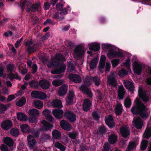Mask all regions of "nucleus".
Instances as JSON below:
<instances>
[{
    "label": "nucleus",
    "mask_w": 151,
    "mask_h": 151,
    "mask_svg": "<svg viewBox=\"0 0 151 151\" xmlns=\"http://www.w3.org/2000/svg\"><path fill=\"white\" fill-rule=\"evenodd\" d=\"M131 112L134 115H139L142 118H146L148 117L147 111L143 103L138 99L135 101V104L132 108Z\"/></svg>",
    "instance_id": "obj_1"
},
{
    "label": "nucleus",
    "mask_w": 151,
    "mask_h": 151,
    "mask_svg": "<svg viewBox=\"0 0 151 151\" xmlns=\"http://www.w3.org/2000/svg\"><path fill=\"white\" fill-rule=\"evenodd\" d=\"M107 83L109 85L115 87L116 86L117 82L116 77L114 75V73L111 72L109 75L107 77Z\"/></svg>",
    "instance_id": "obj_2"
},
{
    "label": "nucleus",
    "mask_w": 151,
    "mask_h": 151,
    "mask_svg": "<svg viewBox=\"0 0 151 151\" xmlns=\"http://www.w3.org/2000/svg\"><path fill=\"white\" fill-rule=\"evenodd\" d=\"M138 94L139 97L144 102H147L149 101V98L145 91L140 87H139L138 90Z\"/></svg>",
    "instance_id": "obj_3"
},
{
    "label": "nucleus",
    "mask_w": 151,
    "mask_h": 151,
    "mask_svg": "<svg viewBox=\"0 0 151 151\" xmlns=\"http://www.w3.org/2000/svg\"><path fill=\"white\" fill-rule=\"evenodd\" d=\"M84 48L81 46L76 47L74 50V57L76 58H79L84 54Z\"/></svg>",
    "instance_id": "obj_4"
},
{
    "label": "nucleus",
    "mask_w": 151,
    "mask_h": 151,
    "mask_svg": "<svg viewBox=\"0 0 151 151\" xmlns=\"http://www.w3.org/2000/svg\"><path fill=\"white\" fill-rule=\"evenodd\" d=\"M41 123L42 124L41 126V129L43 132H46L48 130L50 131L53 126V125L44 120H42Z\"/></svg>",
    "instance_id": "obj_5"
},
{
    "label": "nucleus",
    "mask_w": 151,
    "mask_h": 151,
    "mask_svg": "<svg viewBox=\"0 0 151 151\" xmlns=\"http://www.w3.org/2000/svg\"><path fill=\"white\" fill-rule=\"evenodd\" d=\"M133 69L134 73L139 75L142 73V65L137 62L135 61L133 65Z\"/></svg>",
    "instance_id": "obj_6"
},
{
    "label": "nucleus",
    "mask_w": 151,
    "mask_h": 151,
    "mask_svg": "<svg viewBox=\"0 0 151 151\" xmlns=\"http://www.w3.org/2000/svg\"><path fill=\"white\" fill-rule=\"evenodd\" d=\"M66 65L64 63L60 64L58 68L51 71V73L52 74H58L65 71L66 69Z\"/></svg>",
    "instance_id": "obj_7"
},
{
    "label": "nucleus",
    "mask_w": 151,
    "mask_h": 151,
    "mask_svg": "<svg viewBox=\"0 0 151 151\" xmlns=\"http://www.w3.org/2000/svg\"><path fill=\"white\" fill-rule=\"evenodd\" d=\"M132 122L137 129H140L142 128L143 123L142 119L139 117L134 118Z\"/></svg>",
    "instance_id": "obj_8"
},
{
    "label": "nucleus",
    "mask_w": 151,
    "mask_h": 151,
    "mask_svg": "<svg viewBox=\"0 0 151 151\" xmlns=\"http://www.w3.org/2000/svg\"><path fill=\"white\" fill-rule=\"evenodd\" d=\"M12 122L9 120L3 121L1 124V127L5 130L9 129L12 127Z\"/></svg>",
    "instance_id": "obj_9"
},
{
    "label": "nucleus",
    "mask_w": 151,
    "mask_h": 151,
    "mask_svg": "<svg viewBox=\"0 0 151 151\" xmlns=\"http://www.w3.org/2000/svg\"><path fill=\"white\" fill-rule=\"evenodd\" d=\"M68 77L70 81L76 83H79L81 81L80 76L76 74L71 73L68 76Z\"/></svg>",
    "instance_id": "obj_10"
},
{
    "label": "nucleus",
    "mask_w": 151,
    "mask_h": 151,
    "mask_svg": "<svg viewBox=\"0 0 151 151\" xmlns=\"http://www.w3.org/2000/svg\"><path fill=\"white\" fill-rule=\"evenodd\" d=\"M130 134L129 129L123 124V145L125 144L124 141H127L128 139Z\"/></svg>",
    "instance_id": "obj_11"
},
{
    "label": "nucleus",
    "mask_w": 151,
    "mask_h": 151,
    "mask_svg": "<svg viewBox=\"0 0 151 151\" xmlns=\"http://www.w3.org/2000/svg\"><path fill=\"white\" fill-rule=\"evenodd\" d=\"M65 115L66 118L71 122H74L76 120V115L71 111H68L65 112Z\"/></svg>",
    "instance_id": "obj_12"
},
{
    "label": "nucleus",
    "mask_w": 151,
    "mask_h": 151,
    "mask_svg": "<svg viewBox=\"0 0 151 151\" xmlns=\"http://www.w3.org/2000/svg\"><path fill=\"white\" fill-rule=\"evenodd\" d=\"M105 121L106 124L110 128H112L113 127L114 119L113 116L110 115L106 116L105 118Z\"/></svg>",
    "instance_id": "obj_13"
},
{
    "label": "nucleus",
    "mask_w": 151,
    "mask_h": 151,
    "mask_svg": "<svg viewBox=\"0 0 151 151\" xmlns=\"http://www.w3.org/2000/svg\"><path fill=\"white\" fill-rule=\"evenodd\" d=\"M80 88L83 93L87 94L88 97L91 98L92 97L93 95L92 92L87 86L82 85L81 86Z\"/></svg>",
    "instance_id": "obj_14"
},
{
    "label": "nucleus",
    "mask_w": 151,
    "mask_h": 151,
    "mask_svg": "<svg viewBox=\"0 0 151 151\" xmlns=\"http://www.w3.org/2000/svg\"><path fill=\"white\" fill-rule=\"evenodd\" d=\"M74 97L73 91V90L69 91L67 98H66V101L67 104H70L73 102V100Z\"/></svg>",
    "instance_id": "obj_15"
},
{
    "label": "nucleus",
    "mask_w": 151,
    "mask_h": 151,
    "mask_svg": "<svg viewBox=\"0 0 151 151\" xmlns=\"http://www.w3.org/2000/svg\"><path fill=\"white\" fill-rule=\"evenodd\" d=\"M55 63H54V65H58L61 61H65L64 57L61 54L58 53L55 54L54 56V58L52 59Z\"/></svg>",
    "instance_id": "obj_16"
},
{
    "label": "nucleus",
    "mask_w": 151,
    "mask_h": 151,
    "mask_svg": "<svg viewBox=\"0 0 151 151\" xmlns=\"http://www.w3.org/2000/svg\"><path fill=\"white\" fill-rule=\"evenodd\" d=\"M27 139L29 147L31 149H32L36 143L34 137L31 135H29L27 137Z\"/></svg>",
    "instance_id": "obj_17"
},
{
    "label": "nucleus",
    "mask_w": 151,
    "mask_h": 151,
    "mask_svg": "<svg viewBox=\"0 0 151 151\" xmlns=\"http://www.w3.org/2000/svg\"><path fill=\"white\" fill-rule=\"evenodd\" d=\"M60 125L62 129L65 130L70 131L72 129L70 125L63 120L61 121Z\"/></svg>",
    "instance_id": "obj_18"
},
{
    "label": "nucleus",
    "mask_w": 151,
    "mask_h": 151,
    "mask_svg": "<svg viewBox=\"0 0 151 151\" xmlns=\"http://www.w3.org/2000/svg\"><path fill=\"white\" fill-rule=\"evenodd\" d=\"M53 115L57 119H60L63 116V112L62 110L60 109H54L52 111Z\"/></svg>",
    "instance_id": "obj_19"
},
{
    "label": "nucleus",
    "mask_w": 151,
    "mask_h": 151,
    "mask_svg": "<svg viewBox=\"0 0 151 151\" xmlns=\"http://www.w3.org/2000/svg\"><path fill=\"white\" fill-rule=\"evenodd\" d=\"M68 86L65 84H63L59 88L58 91L59 95L62 96L66 93L67 90Z\"/></svg>",
    "instance_id": "obj_20"
},
{
    "label": "nucleus",
    "mask_w": 151,
    "mask_h": 151,
    "mask_svg": "<svg viewBox=\"0 0 151 151\" xmlns=\"http://www.w3.org/2000/svg\"><path fill=\"white\" fill-rule=\"evenodd\" d=\"M107 55L108 57L109 58L120 57L122 56V54L121 52L116 51L110 52L107 53Z\"/></svg>",
    "instance_id": "obj_21"
},
{
    "label": "nucleus",
    "mask_w": 151,
    "mask_h": 151,
    "mask_svg": "<svg viewBox=\"0 0 151 151\" xmlns=\"http://www.w3.org/2000/svg\"><path fill=\"white\" fill-rule=\"evenodd\" d=\"M92 103L91 101L88 99H86L83 102V108L85 111H87L90 109Z\"/></svg>",
    "instance_id": "obj_22"
},
{
    "label": "nucleus",
    "mask_w": 151,
    "mask_h": 151,
    "mask_svg": "<svg viewBox=\"0 0 151 151\" xmlns=\"http://www.w3.org/2000/svg\"><path fill=\"white\" fill-rule=\"evenodd\" d=\"M40 86L43 89H47L50 86L49 82L45 80L40 81L39 83Z\"/></svg>",
    "instance_id": "obj_23"
},
{
    "label": "nucleus",
    "mask_w": 151,
    "mask_h": 151,
    "mask_svg": "<svg viewBox=\"0 0 151 151\" xmlns=\"http://www.w3.org/2000/svg\"><path fill=\"white\" fill-rule=\"evenodd\" d=\"M17 119L20 121H26L27 120V117L24 113L22 112L18 113L17 115Z\"/></svg>",
    "instance_id": "obj_24"
},
{
    "label": "nucleus",
    "mask_w": 151,
    "mask_h": 151,
    "mask_svg": "<svg viewBox=\"0 0 151 151\" xmlns=\"http://www.w3.org/2000/svg\"><path fill=\"white\" fill-rule=\"evenodd\" d=\"M51 104L52 106L55 107L60 108L63 107L61 101L57 99L53 100Z\"/></svg>",
    "instance_id": "obj_25"
},
{
    "label": "nucleus",
    "mask_w": 151,
    "mask_h": 151,
    "mask_svg": "<svg viewBox=\"0 0 151 151\" xmlns=\"http://www.w3.org/2000/svg\"><path fill=\"white\" fill-rule=\"evenodd\" d=\"M122 105L120 103H118L115 108V112L117 115H119L122 114Z\"/></svg>",
    "instance_id": "obj_26"
},
{
    "label": "nucleus",
    "mask_w": 151,
    "mask_h": 151,
    "mask_svg": "<svg viewBox=\"0 0 151 151\" xmlns=\"http://www.w3.org/2000/svg\"><path fill=\"white\" fill-rule=\"evenodd\" d=\"M106 61V57L104 55H102L101 57L100 60V64L99 65V69L101 70L105 66Z\"/></svg>",
    "instance_id": "obj_27"
},
{
    "label": "nucleus",
    "mask_w": 151,
    "mask_h": 151,
    "mask_svg": "<svg viewBox=\"0 0 151 151\" xmlns=\"http://www.w3.org/2000/svg\"><path fill=\"white\" fill-rule=\"evenodd\" d=\"M3 140L5 143L8 146L12 147L13 146L14 142L11 138L7 137L4 138Z\"/></svg>",
    "instance_id": "obj_28"
},
{
    "label": "nucleus",
    "mask_w": 151,
    "mask_h": 151,
    "mask_svg": "<svg viewBox=\"0 0 151 151\" xmlns=\"http://www.w3.org/2000/svg\"><path fill=\"white\" fill-rule=\"evenodd\" d=\"M151 136V128H147L143 135V138L147 139H149Z\"/></svg>",
    "instance_id": "obj_29"
},
{
    "label": "nucleus",
    "mask_w": 151,
    "mask_h": 151,
    "mask_svg": "<svg viewBox=\"0 0 151 151\" xmlns=\"http://www.w3.org/2000/svg\"><path fill=\"white\" fill-rule=\"evenodd\" d=\"M20 128L22 131L24 133H29L30 132V129L27 124H22L21 125Z\"/></svg>",
    "instance_id": "obj_30"
},
{
    "label": "nucleus",
    "mask_w": 151,
    "mask_h": 151,
    "mask_svg": "<svg viewBox=\"0 0 151 151\" xmlns=\"http://www.w3.org/2000/svg\"><path fill=\"white\" fill-rule=\"evenodd\" d=\"M52 137L53 139H59L61 136L60 132L57 130H53L52 132Z\"/></svg>",
    "instance_id": "obj_31"
},
{
    "label": "nucleus",
    "mask_w": 151,
    "mask_h": 151,
    "mask_svg": "<svg viewBox=\"0 0 151 151\" xmlns=\"http://www.w3.org/2000/svg\"><path fill=\"white\" fill-rule=\"evenodd\" d=\"M117 139V137L115 134H111L109 137L108 141L111 144H113L116 143Z\"/></svg>",
    "instance_id": "obj_32"
},
{
    "label": "nucleus",
    "mask_w": 151,
    "mask_h": 151,
    "mask_svg": "<svg viewBox=\"0 0 151 151\" xmlns=\"http://www.w3.org/2000/svg\"><path fill=\"white\" fill-rule=\"evenodd\" d=\"M31 7V11L33 12L39 10L41 9L40 5L39 3L33 4Z\"/></svg>",
    "instance_id": "obj_33"
},
{
    "label": "nucleus",
    "mask_w": 151,
    "mask_h": 151,
    "mask_svg": "<svg viewBox=\"0 0 151 151\" xmlns=\"http://www.w3.org/2000/svg\"><path fill=\"white\" fill-rule=\"evenodd\" d=\"M28 113L30 115L34 116H36L40 114L39 111L35 109L29 110Z\"/></svg>",
    "instance_id": "obj_34"
},
{
    "label": "nucleus",
    "mask_w": 151,
    "mask_h": 151,
    "mask_svg": "<svg viewBox=\"0 0 151 151\" xmlns=\"http://www.w3.org/2000/svg\"><path fill=\"white\" fill-rule=\"evenodd\" d=\"M89 48L90 50L94 51H98L100 49V45L99 44H93L90 46Z\"/></svg>",
    "instance_id": "obj_35"
},
{
    "label": "nucleus",
    "mask_w": 151,
    "mask_h": 151,
    "mask_svg": "<svg viewBox=\"0 0 151 151\" xmlns=\"http://www.w3.org/2000/svg\"><path fill=\"white\" fill-rule=\"evenodd\" d=\"M54 146L61 151H64L66 149V147L58 142H56Z\"/></svg>",
    "instance_id": "obj_36"
},
{
    "label": "nucleus",
    "mask_w": 151,
    "mask_h": 151,
    "mask_svg": "<svg viewBox=\"0 0 151 151\" xmlns=\"http://www.w3.org/2000/svg\"><path fill=\"white\" fill-rule=\"evenodd\" d=\"M33 104L38 109L41 108L43 106L42 102L40 100L34 101Z\"/></svg>",
    "instance_id": "obj_37"
},
{
    "label": "nucleus",
    "mask_w": 151,
    "mask_h": 151,
    "mask_svg": "<svg viewBox=\"0 0 151 151\" xmlns=\"http://www.w3.org/2000/svg\"><path fill=\"white\" fill-rule=\"evenodd\" d=\"M136 145L134 142L129 143L126 149V151L133 150L136 148Z\"/></svg>",
    "instance_id": "obj_38"
},
{
    "label": "nucleus",
    "mask_w": 151,
    "mask_h": 151,
    "mask_svg": "<svg viewBox=\"0 0 151 151\" xmlns=\"http://www.w3.org/2000/svg\"><path fill=\"white\" fill-rule=\"evenodd\" d=\"M7 72L8 73H11L13 71L15 68V66L13 64L10 63L6 65Z\"/></svg>",
    "instance_id": "obj_39"
},
{
    "label": "nucleus",
    "mask_w": 151,
    "mask_h": 151,
    "mask_svg": "<svg viewBox=\"0 0 151 151\" xmlns=\"http://www.w3.org/2000/svg\"><path fill=\"white\" fill-rule=\"evenodd\" d=\"M26 0H24L23 1L22 0L21 2V8L22 10H23L24 9L25 7V5L27 6H29L31 4V3L28 1H25Z\"/></svg>",
    "instance_id": "obj_40"
},
{
    "label": "nucleus",
    "mask_w": 151,
    "mask_h": 151,
    "mask_svg": "<svg viewBox=\"0 0 151 151\" xmlns=\"http://www.w3.org/2000/svg\"><path fill=\"white\" fill-rule=\"evenodd\" d=\"M132 104L131 100L129 97L126 98L124 100V104L125 106L127 108H129Z\"/></svg>",
    "instance_id": "obj_41"
},
{
    "label": "nucleus",
    "mask_w": 151,
    "mask_h": 151,
    "mask_svg": "<svg viewBox=\"0 0 151 151\" xmlns=\"http://www.w3.org/2000/svg\"><path fill=\"white\" fill-rule=\"evenodd\" d=\"M26 102V99L24 97H22L16 103L17 106H21L24 104Z\"/></svg>",
    "instance_id": "obj_42"
},
{
    "label": "nucleus",
    "mask_w": 151,
    "mask_h": 151,
    "mask_svg": "<svg viewBox=\"0 0 151 151\" xmlns=\"http://www.w3.org/2000/svg\"><path fill=\"white\" fill-rule=\"evenodd\" d=\"M63 80H56L53 81L52 84L55 86H58L61 85L63 83Z\"/></svg>",
    "instance_id": "obj_43"
},
{
    "label": "nucleus",
    "mask_w": 151,
    "mask_h": 151,
    "mask_svg": "<svg viewBox=\"0 0 151 151\" xmlns=\"http://www.w3.org/2000/svg\"><path fill=\"white\" fill-rule=\"evenodd\" d=\"M50 136L48 134H43L40 138V141L41 142H44L46 141V140L50 138Z\"/></svg>",
    "instance_id": "obj_44"
},
{
    "label": "nucleus",
    "mask_w": 151,
    "mask_h": 151,
    "mask_svg": "<svg viewBox=\"0 0 151 151\" xmlns=\"http://www.w3.org/2000/svg\"><path fill=\"white\" fill-rule=\"evenodd\" d=\"M10 133L11 135L15 136H18L19 134L18 129L14 128H12L10 130Z\"/></svg>",
    "instance_id": "obj_45"
},
{
    "label": "nucleus",
    "mask_w": 151,
    "mask_h": 151,
    "mask_svg": "<svg viewBox=\"0 0 151 151\" xmlns=\"http://www.w3.org/2000/svg\"><path fill=\"white\" fill-rule=\"evenodd\" d=\"M124 65L126 67L128 71H131L130 69V59H129L128 58L127 59L125 62L123 63V66Z\"/></svg>",
    "instance_id": "obj_46"
},
{
    "label": "nucleus",
    "mask_w": 151,
    "mask_h": 151,
    "mask_svg": "<svg viewBox=\"0 0 151 151\" xmlns=\"http://www.w3.org/2000/svg\"><path fill=\"white\" fill-rule=\"evenodd\" d=\"M118 96L119 99H123V86H119L118 91Z\"/></svg>",
    "instance_id": "obj_47"
},
{
    "label": "nucleus",
    "mask_w": 151,
    "mask_h": 151,
    "mask_svg": "<svg viewBox=\"0 0 151 151\" xmlns=\"http://www.w3.org/2000/svg\"><path fill=\"white\" fill-rule=\"evenodd\" d=\"M78 133L76 132H70L68 134V136L72 139H75L76 137L78 135Z\"/></svg>",
    "instance_id": "obj_48"
},
{
    "label": "nucleus",
    "mask_w": 151,
    "mask_h": 151,
    "mask_svg": "<svg viewBox=\"0 0 151 151\" xmlns=\"http://www.w3.org/2000/svg\"><path fill=\"white\" fill-rule=\"evenodd\" d=\"M76 68L74 65L72 63H70L68 66L67 70L68 71L72 72L76 70Z\"/></svg>",
    "instance_id": "obj_49"
},
{
    "label": "nucleus",
    "mask_w": 151,
    "mask_h": 151,
    "mask_svg": "<svg viewBox=\"0 0 151 151\" xmlns=\"http://www.w3.org/2000/svg\"><path fill=\"white\" fill-rule=\"evenodd\" d=\"M92 81V82H94L95 85L96 86H99L100 84V79L96 76L93 77Z\"/></svg>",
    "instance_id": "obj_50"
},
{
    "label": "nucleus",
    "mask_w": 151,
    "mask_h": 151,
    "mask_svg": "<svg viewBox=\"0 0 151 151\" xmlns=\"http://www.w3.org/2000/svg\"><path fill=\"white\" fill-rule=\"evenodd\" d=\"M8 106V105H4V104H0V113H4L6 110Z\"/></svg>",
    "instance_id": "obj_51"
},
{
    "label": "nucleus",
    "mask_w": 151,
    "mask_h": 151,
    "mask_svg": "<svg viewBox=\"0 0 151 151\" xmlns=\"http://www.w3.org/2000/svg\"><path fill=\"white\" fill-rule=\"evenodd\" d=\"M30 86L33 88L37 87L38 86V83L37 81H32L29 83Z\"/></svg>",
    "instance_id": "obj_52"
},
{
    "label": "nucleus",
    "mask_w": 151,
    "mask_h": 151,
    "mask_svg": "<svg viewBox=\"0 0 151 151\" xmlns=\"http://www.w3.org/2000/svg\"><path fill=\"white\" fill-rule=\"evenodd\" d=\"M46 97L47 96L45 93L44 92L39 91L38 99L41 100H43L46 99Z\"/></svg>",
    "instance_id": "obj_53"
},
{
    "label": "nucleus",
    "mask_w": 151,
    "mask_h": 151,
    "mask_svg": "<svg viewBox=\"0 0 151 151\" xmlns=\"http://www.w3.org/2000/svg\"><path fill=\"white\" fill-rule=\"evenodd\" d=\"M96 60H91L90 63V67L92 69H93L96 67Z\"/></svg>",
    "instance_id": "obj_54"
},
{
    "label": "nucleus",
    "mask_w": 151,
    "mask_h": 151,
    "mask_svg": "<svg viewBox=\"0 0 151 151\" xmlns=\"http://www.w3.org/2000/svg\"><path fill=\"white\" fill-rule=\"evenodd\" d=\"M39 91H32L31 93V96L33 97L36 99H38V98L39 97Z\"/></svg>",
    "instance_id": "obj_55"
},
{
    "label": "nucleus",
    "mask_w": 151,
    "mask_h": 151,
    "mask_svg": "<svg viewBox=\"0 0 151 151\" xmlns=\"http://www.w3.org/2000/svg\"><path fill=\"white\" fill-rule=\"evenodd\" d=\"M92 115L94 119L96 120H98L100 118V116L96 111H93Z\"/></svg>",
    "instance_id": "obj_56"
},
{
    "label": "nucleus",
    "mask_w": 151,
    "mask_h": 151,
    "mask_svg": "<svg viewBox=\"0 0 151 151\" xmlns=\"http://www.w3.org/2000/svg\"><path fill=\"white\" fill-rule=\"evenodd\" d=\"M92 78L93 77L91 76L87 77L85 79V82L87 83L88 84H90L92 82Z\"/></svg>",
    "instance_id": "obj_57"
},
{
    "label": "nucleus",
    "mask_w": 151,
    "mask_h": 151,
    "mask_svg": "<svg viewBox=\"0 0 151 151\" xmlns=\"http://www.w3.org/2000/svg\"><path fill=\"white\" fill-rule=\"evenodd\" d=\"M99 131L101 134L104 133L106 132V128L103 125H101L99 127Z\"/></svg>",
    "instance_id": "obj_58"
},
{
    "label": "nucleus",
    "mask_w": 151,
    "mask_h": 151,
    "mask_svg": "<svg viewBox=\"0 0 151 151\" xmlns=\"http://www.w3.org/2000/svg\"><path fill=\"white\" fill-rule=\"evenodd\" d=\"M32 133L35 137L38 138L40 136V130L35 129L32 132Z\"/></svg>",
    "instance_id": "obj_59"
},
{
    "label": "nucleus",
    "mask_w": 151,
    "mask_h": 151,
    "mask_svg": "<svg viewBox=\"0 0 151 151\" xmlns=\"http://www.w3.org/2000/svg\"><path fill=\"white\" fill-rule=\"evenodd\" d=\"M123 84L127 89L129 88V87L131 86V85L133 84V83L130 81H126L123 82Z\"/></svg>",
    "instance_id": "obj_60"
},
{
    "label": "nucleus",
    "mask_w": 151,
    "mask_h": 151,
    "mask_svg": "<svg viewBox=\"0 0 151 151\" xmlns=\"http://www.w3.org/2000/svg\"><path fill=\"white\" fill-rule=\"evenodd\" d=\"M4 66H2L0 64V77H5L6 76L5 74L4 73Z\"/></svg>",
    "instance_id": "obj_61"
},
{
    "label": "nucleus",
    "mask_w": 151,
    "mask_h": 151,
    "mask_svg": "<svg viewBox=\"0 0 151 151\" xmlns=\"http://www.w3.org/2000/svg\"><path fill=\"white\" fill-rule=\"evenodd\" d=\"M27 49L28 51L29 52H33L36 50V49L34 45H32L30 47H28Z\"/></svg>",
    "instance_id": "obj_62"
},
{
    "label": "nucleus",
    "mask_w": 151,
    "mask_h": 151,
    "mask_svg": "<svg viewBox=\"0 0 151 151\" xmlns=\"http://www.w3.org/2000/svg\"><path fill=\"white\" fill-rule=\"evenodd\" d=\"M29 122L31 123H36L37 122V119L35 117H31L29 119Z\"/></svg>",
    "instance_id": "obj_63"
},
{
    "label": "nucleus",
    "mask_w": 151,
    "mask_h": 151,
    "mask_svg": "<svg viewBox=\"0 0 151 151\" xmlns=\"http://www.w3.org/2000/svg\"><path fill=\"white\" fill-rule=\"evenodd\" d=\"M109 144L107 142L105 143L104 145V148L102 151H109Z\"/></svg>",
    "instance_id": "obj_64"
}]
</instances>
